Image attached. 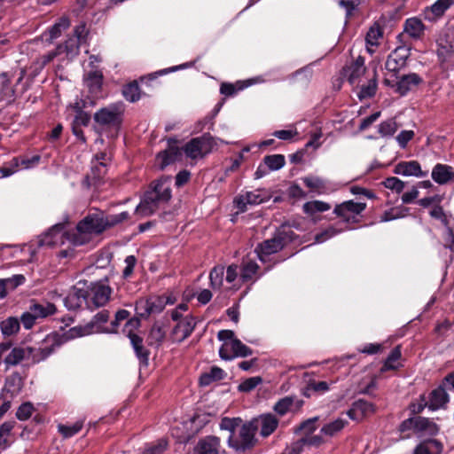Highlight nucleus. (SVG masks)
Segmentation results:
<instances>
[{
    "label": "nucleus",
    "mask_w": 454,
    "mask_h": 454,
    "mask_svg": "<svg viewBox=\"0 0 454 454\" xmlns=\"http://www.w3.org/2000/svg\"><path fill=\"white\" fill-rule=\"evenodd\" d=\"M365 73L364 59L359 56L350 65L343 68V75L354 84Z\"/></svg>",
    "instance_id": "obj_20"
},
{
    "label": "nucleus",
    "mask_w": 454,
    "mask_h": 454,
    "mask_svg": "<svg viewBox=\"0 0 454 454\" xmlns=\"http://www.w3.org/2000/svg\"><path fill=\"white\" fill-rule=\"evenodd\" d=\"M20 328V322L17 317H10L0 323V329L4 336L15 335Z\"/></svg>",
    "instance_id": "obj_36"
},
{
    "label": "nucleus",
    "mask_w": 454,
    "mask_h": 454,
    "mask_svg": "<svg viewBox=\"0 0 454 454\" xmlns=\"http://www.w3.org/2000/svg\"><path fill=\"white\" fill-rule=\"evenodd\" d=\"M366 207V203L347 200L336 205L333 213L347 223L356 222L357 215Z\"/></svg>",
    "instance_id": "obj_9"
},
{
    "label": "nucleus",
    "mask_w": 454,
    "mask_h": 454,
    "mask_svg": "<svg viewBox=\"0 0 454 454\" xmlns=\"http://www.w3.org/2000/svg\"><path fill=\"white\" fill-rule=\"evenodd\" d=\"M13 428V424L12 422H4L0 427V448H5L8 443V437L12 429Z\"/></svg>",
    "instance_id": "obj_60"
},
{
    "label": "nucleus",
    "mask_w": 454,
    "mask_h": 454,
    "mask_svg": "<svg viewBox=\"0 0 454 454\" xmlns=\"http://www.w3.org/2000/svg\"><path fill=\"white\" fill-rule=\"evenodd\" d=\"M259 270L258 264L254 261H247L242 263L240 278L243 282L252 280Z\"/></svg>",
    "instance_id": "obj_39"
},
{
    "label": "nucleus",
    "mask_w": 454,
    "mask_h": 454,
    "mask_svg": "<svg viewBox=\"0 0 454 454\" xmlns=\"http://www.w3.org/2000/svg\"><path fill=\"white\" fill-rule=\"evenodd\" d=\"M35 356L34 347L18 346L14 347L5 356L4 362L7 366H16L22 362L33 364Z\"/></svg>",
    "instance_id": "obj_11"
},
{
    "label": "nucleus",
    "mask_w": 454,
    "mask_h": 454,
    "mask_svg": "<svg viewBox=\"0 0 454 454\" xmlns=\"http://www.w3.org/2000/svg\"><path fill=\"white\" fill-rule=\"evenodd\" d=\"M242 419L240 418H223L220 422V428L222 430H227L233 434L234 432L238 429V427L242 424Z\"/></svg>",
    "instance_id": "obj_47"
},
{
    "label": "nucleus",
    "mask_w": 454,
    "mask_h": 454,
    "mask_svg": "<svg viewBox=\"0 0 454 454\" xmlns=\"http://www.w3.org/2000/svg\"><path fill=\"white\" fill-rule=\"evenodd\" d=\"M223 275H224V267L223 266H215L213 268V270L210 271L209 274V279H210V286L213 289H220L223 281Z\"/></svg>",
    "instance_id": "obj_42"
},
{
    "label": "nucleus",
    "mask_w": 454,
    "mask_h": 454,
    "mask_svg": "<svg viewBox=\"0 0 454 454\" xmlns=\"http://www.w3.org/2000/svg\"><path fill=\"white\" fill-rule=\"evenodd\" d=\"M181 155L182 150L176 145V142L175 140H168V147L158 153L156 161L160 169H163L178 160Z\"/></svg>",
    "instance_id": "obj_15"
},
{
    "label": "nucleus",
    "mask_w": 454,
    "mask_h": 454,
    "mask_svg": "<svg viewBox=\"0 0 454 454\" xmlns=\"http://www.w3.org/2000/svg\"><path fill=\"white\" fill-rule=\"evenodd\" d=\"M82 422L77 421L72 425H59V432L65 437L69 438L76 434L82 427Z\"/></svg>",
    "instance_id": "obj_46"
},
{
    "label": "nucleus",
    "mask_w": 454,
    "mask_h": 454,
    "mask_svg": "<svg viewBox=\"0 0 454 454\" xmlns=\"http://www.w3.org/2000/svg\"><path fill=\"white\" fill-rule=\"evenodd\" d=\"M254 420L258 421V427H261V435L267 437L270 435L278 426V419L272 414H265Z\"/></svg>",
    "instance_id": "obj_27"
},
{
    "label": "nucleus",
    "mask_w": 454,
    "mask_h": 454,
    "mask_svg": "<svg viewBox=\"0 0 454 454\" xmlns=\"http://www.w3.org/2000/svg\"><path fill=\"white\" fill-rule=\"evenodd\" d=\"M406 64V57L399 56L396 52L390 54L386 61V68L389 72L397 73Z\"/></svg>",
    "instance_id": "obj_38"
},
{
    "label": "nucleus",
    "mask_w": 454,
    "mask_h": 454,
    "mask_svg": "<svg viewBox=\"0 0 454 454\" xmlns=\"http://www.w3.org/2000/svg\"><path fill=\"white\" fill-rule=\"evenodd\" d=\"M129 218V214L126 211L117 215H104L106 229L114 227Z\"/></svg>",
    "instance_id": "obj_49"
},
{
    "label": "nucleus",
    "mask_w": 454,
    "mask_h": 454,
    "mask_svg": "<svg viewBox=\"0 0 454 454\" xmlns=\"http://www.w3.org/2000/svg\"><path fill=\"white\" fill-rule=\"evenodd\" d=\"M29 309L35 314L37 319H43L57 312V308L53 303L43 301L41 303H33Z\"/></svg>",
    "instance_id": "obj_28"
},
{
    "label": "nucleus",
    "mask_w": 454,
    "mask_h": 454,
    "mask_svg": "<svg viewBox=\"0 0 454 454\" xmlns=\"http://www.w3.org/2000/svg\"><path fill=\"white\" fill-rule=\"evenodd\" d=\"M33 411V404L31 403H24L19 407L16 412V417L20 420H27L31 417Z\"/></svg>",
    "instance_id": "obj_58"
},
{
    "label": "nucleus",
    "mask_w": 454,
    "mask_h": 454,
    "mask_svg": "<svg viewBox=\"0 0 454 454\" xmlns=\"http://www.w3.org/2000/svg\"><path fill=\"white\" fill-rule=\"evenodd\" d=\"M318 420V417L310 418L305 421H303L298 427V430L302 432L304 435H309L312 434L317 429V421Z\"/></svg>",
    "instance_id": "obj_59"
},
{
    "label": "nucleus",
    "mask_w": 454,
    "mask_h": 454,
    "mask_svg": "<svg viewBox=\"0 0 454 454\" xmlns=\"http://www.w3.org/2000/svg\"><path fill=\"white\" fill-rule=\"evenodd\" d=\"M213 146L210 137L202 136L200 137L192 138L184 147L183 151L186 157L196 160L204 157L208 153Z\"/></svg>",
    "instance_id": "obj_8"
},
{
    "label": "nucleus",
    "mask_w": 454,
    "mask_h": 454,
    "mask_svg": "<svg viewBox=\"0 0 454 454\" xmlns=\"http://www.w3.org/2000/svg\"><path fill=\"white\" fill-rule=\"evenodd\" d=\"M103 74L100 71H91L84 78L85 85L91 93H98L102 86Z\"/></svg>",
    "instance_id": "obj_35"
},
{
    "label": "nucleus",
    "mask_w": 454,
    "mask_h": 454,
    "mask_svg": "<svg viewBox=\"0 0 454 454\" xmlns=\"http://www.w3.org/2000/svg\"><path fill=\"white\" fill-rule=\"evenodd\" d=\"M422 81V78L415 73L403 75L396 82L395 91L400 95L404 96L413 88L419 85Z\"/></svg>",
    "instance_id": "obj_22"
},
{
    "label": "nucleus",
    "mask_w": 454,
    "mask_h": 454,
    "mask_svg": "<svg viewBox=\"0 0 454 454\" xmlns=\"http://www.w3.org/2000/svg\"><path fill=\"white\" fill-rule=\"evenodd\" d=\"M109 319V312L108 310L103 309L97 313L92 320L86 325H79L74 326V328H86L88 329V333L85 335L90 334L94 332H106V328L109 326L104 327L103 325L106 324Z\"/></svg>",
    "instance_id": "obj_25"
},
{
    "label": "nucleus",
    "mask_w": 454,
    "mask_h": 454,
    "mask_svg": "<svg viewBox=\"0 0 454 454\" xmlns=\"http://www.w3.org/2000/svg\"><path fill=\"white\" fill-rule=\"evenodd\" d=\"M85 303L84 290L74 288L65 299V305L68 309H76Z\"/></svg>",
    "instance_id": "obj_32"
},
{
    "label": "nucleus",
    "mask_w": 454,
    "mask_h": 454,
    "mask_svg": "<svg viewBox=\"0 0 454 454\" xmlns=\"http://www.w3.org/2000/svg\"><path fill=\"white\" fill-rule=\"evenodd\" d=\"M438 431V426L432 420L423 417H415V434L419 437L432 436L435 435Z\"/></svg>",
    "instance_id": "obj_24"
},
{
    "label": "nucleus",
    "mask_w": 454,
    "mask_h": 454,
    "mask_svg": "<svg viewBox=\"0 0 454 454\" xmlns=\"http://www.w3.org/2000/svg\"><path fill=\"white\" fill-rule=\"evenodd\" d=\"M165 336L166 333L163 328L159 325H153L148 335L149 344L159 346L165 339Z\"/></svg>",
    "instance_id": "obj_45"
},
{
    "label": "nucleus",
    "mask_w": 454,
    "mask_h": 454,
    "mask_svg": "<svg viewBox=\"0 0 454 454\" xmlns=\"http://www.w3.org/2000/svg\"><path fill=\"white\" fill-rule=\"evenodd\" d=\"M258 430V421L242 422L233 434L228 438V446L237 452H246L253 449L257 442L255 437Z\"/></svg>",
    "instance_id": "obj_3"
},
{
    "label": "nucleus",
    "mask_w": 454,
    "mask_h": 454,
    "mask_svg": "<svg viewBox=\"0 0 454 454\" xmlns=\"http://www.w3.org/2000/svg\"><path fill=\"white\" fill-rule=\"evenodd\" d=\"M69 27V20L62 18L58 23L52 26L49 30L50 39L53 40L60 36L62 32Z\"/></svg>",
    "instance_id": "obj_52"
},
{
    "label": "nucleus",
    "mask_w": 454,
    "mask_h": 454,
    "mask_svg": "<svg viewBox=\"0 0 454 454\" xmlns=\"http://www.w3.org/2000/svg\"><path fill=\"white\" fill-rule=\"evenodd\" d=\"M427 401L428 408L432 411L444 408L450 401V396L446 392L445 387L439 386L432 390Z\"/></svg>",
    "instance_id": "obj_21"
},
{
    "label": "nucleus",
    "mask_w": 454,
    "mask_h": 454,
    "mask_svg": "<svg viewBox=\"0 0 454 454\" xmlns=\"http://www.w3.org/2000/svg\"><path fill=\"white\" fill-rule=\"evenodd\" d=\"M129 316V312L126 309H120L115 314V318L111 322L109 328L106 329V333H116L120 323L126 320Z\"/></svg>",
    "instance_id": "obj_53"
},
{
    "label": "nucleus",
    "mask_w": 454,
    "mask_h": 454,
    "mask_svg": "<svg viewBox=\"0 0 454 454\" xmlns=\"http://www.w3.org/2000/svg\"><path fill=\"white\" fill-rule=\"evenodd\" d=\"M404 32L411 38L419 39L424 33V24L419 19H408L404 24Z\"/></svg>",
    "instance_id": "obj_30"
},
{
    "label": "nucleus",
    "mask_w": 454,
    "mask_h": 454,
    "mask_svg": "<svg viewBox=\"0 0 454 454\" xmlns=\"http://www.w3.org/2000/svg\"><path fill=\"white\" fill-rule=\"evenodd\" d=\"M263 162L270 170L274 171L283 168L286 163V160L284 155L282 154H273L265 156L263 159Z\"/></svg>",
    "instance_id": "obj_43"
},
{
    "label": "nucleus",
    "mask_w": 454,
    "mask_h": 454,
    "mask_svg": "<svg viewBox=\"0 0 454 454\" xmlns=\"http://www.w3.org/2000/svg\"><path fill=\"white\" fill-rule=\"evenodd\" d=\"M19 166L20 160L18 158H13L10 162L0 167V173L3 177L10 176L18 170Z\"/></svg>",
    "instance_id": "obj_56"
},
{
    "label": "nucleus",
    "mask_w": 454,
    "mask_h": 454,
    "mask_svg": "<svg viewBox=\"0 0 454 454\" xmlns=\"http://www.w3.org/2000/svg\"><path fill=\"white\" fill-rule=\"evenodd\" d=\"M74 230L67 231L64 223H57L38 238V246L54 248L67 243L74 245Z\"/></svg>",
    "instance_id": "obj_6"
},
{
    "label": "nucleus",
    "mask_w": 454,
    "mask_h": 454,
    "mask_svg": "<svg viewBox=\"0 0 454 454\" xmlns=\"http://www.w3.org/2000/svg\"><path fill=\"white\" fill-rule=\"evenodd\" d=\"M122 93L124 98L130 102H135L140 98L139 87L136 82L126 85Z\"/></svg>",
    "instance_id": "obj_50"
},
{
    "label": "nucleus",
    "mask_w": 454,
    "mask_h": 454,
    "mask_svg": "<svg viewBox=\"0 0 454 454\" xmlns=\"http://www.w3.org/2000/svg\"><path fill=\"white\" fill-rule=\"evenodd\" d=\"M82 43L79 39L74 38V36L69 37L64 45L62 46V50L60 53L66 52L68 58H73L74 56L78 54L79 47Z\"/></svg>",
    "instance_id": "obj_44"
},
{
    "label": "nucleus",
    "mask_w": 454,
    "mask_h": 454,
    "mask_svg": "<svg viewBox=\"0 0 454 454\" xmlns=\"http://www.w3.org/2000/svg\"><path fill=\"white\" fill-rule=\"evenodd\" d=\"M394 172L402 176H414L417 177H423L427 176L426 172L421 170L420 164L416 160L402 161L395 167Z\"/></svg>",
    "instance_id": "obj_23"
},
{
    "label": "nucleus",
    "mask_w": 454,
    "mask_h": 454,
    "mask_svg": "<svg viewBox=\"0 0 454 454\" xmlns=\"http://www.w3.org/2000/svg\"><path fill=\"white\" fill-rule=\"evenodd\" d=\"M252 354V349L239 339L224 342L219 349V356L224 360H231L237 356L247 357Z\"/></svg>",
    "instance_id": "obj_10"
},
{
    "label": "nucleus",
    "mask_w": 454,
    "mask_h": 454,
    "mask_svg": "<svg viewBox=\"0 0 454 454\" xmlns=\"http://www.w3.org/2000/svg\"><path fill=\"white\" fill-rule=\"evenodd\" d=\"M136 313L139 317H147L151 315V310L148 303V300L146 299H139L136 301L135 306Z\"/></svg>",
    "instance_id": "obj_57"
},
{
    "label": "nucleus",
    "mask_w": 454,
    "mask_h": 454,
    "mask_svg": "<svg viewBox=\"0 0 454 454\" xmlns=\"http://www.w3.org/2000/svg\"><path fill=\"white\" fill-rule=\"evenodd\" d=\"M383 184L386 188L394 190L396 192H401L404 188V183L395 176L387 178Z\"/></svg>",
    "instance_id": "obj_64"
},
{
    "label": "nucleus",
    "mask_w": 454,
    "mask_h": 454,
    "mask_svg": "<svg viewBox=\"0 0 454 454\" xmlns=\"http://www.w3.org/2000/svg\"><path fill=\"white\" fill-rule=\"evenodd\" d=\"M377 90V79L376 74H374L373 77L369 80L367 85L362 86L358 97L360 98H367L375 95Z\"/></svg>",
    "instance_id": "obj_48"
},
{
    "label": "nucleus",
    "mask_w": 454,
    "mask_h": 454,
    "mask_svg": "<svg viewBox=\"0 0 454 454\" xmlns=\"http://www.w3.org/2000/svg\"><path fill=\"white\" fill-rule=\"evenodd\" d=\"M122 114L123 109L118 105H110L99 109L93 115L95 129L98 132L110 129H118L122 121Z\"/></svg>",
    "instance_id": "obj_5"
},
{
    "label": "nucleus",
    "mask_w": 454,
    "mask_h": 454,
    "mask_svg": "<svg viewBox=\"0 0 454 454\" xmlns=\"http://www.w3.org/2000/svg\"><path fill=\"white\" fill-rule=\"evenodd\" d=\"M220 446V438L208 435L198 441L193 452L194 454H218Z\"/></svg>",
    "instance_id": "obj_16"
},
{
    "label": "nucleus",
    "mask_w": 454,
    "mask_h": 454,
    "mask_svg": "<svg viewBox=\"0 0 454 454\" xmlns=\"http://www.w3.org/2000/svg\"><path fill=\"white\" fill-rule=\"evenodd\" d=\"M397 130L396 122L390 119L379 125V133L382 137L392 136Z\"/></svg>",
    "instance_id": "obj_54"
},
{
    "label": "nucleus",
    "mask_w": 454,
    "mask_h": 454,
    "mask_svg": "<svg viewBox=\"0 0 454 454\" xmlns=\"http://www.w3.org/2000/svg\"><path fill=\"white\" fill-rule=\"evenodd\" d=\"M83 290L85 304L90 309L105 306L109 301L112 294L111 287L101 282L91 283Z\"/></svg>",
    "instance_id": "obj_7"
},
{
    "label": "nucleus",
    "mask_w": 454,
    "mask_h": 454,
    "mask_svg": "<svg viewBox=\"0 0 454 454\" xmlns=\"http://www.w3.org/2000/svg\"><path fill=\"white\" fill-rule=\"evenodd\" d=\"M302 181L310 191L316 192L318 194L324 193L326 191V182L318 176H308L303 177Z\"/></svg>",
    "instance_id": "obj_37"
},
{
    "label": "nucleus",
    "mask_w": 454,
    "mask_h": 454,
    "mask_svg": "<svg viewBox=\"0 0 454 454\" xmlns=\"http://www.w3.org/2000/svg\"><path fill=\"white\" fill-rule=\"evenodd\" d=\"M197 320L192 315L179 320L171 332V339L175 342H182L188 338L196 327Z\"/></svg>",
    "instance_id": "obj_12"
},
{
    "label": "nucleus",
    "mask_w": 454,
    "mask_h": 454,
    "mask_svg": "<svg viewBox=\"0 0 454 454\" xmlns=\"http://www.w3.org/2000/svg\"><path fill=\"white\" fill-rule=\"evenodd\" d=\"M401 357V348L399 346L395 347L389 354L387 358L386 359L381 372H385L387 370H395L398 367V360Z\"/></svg>",
    "instance_id": "obj_41"
},
{
    "label": "nucleus",
    "mask_w": 454,
    "mask_h": 454,
    "mask_svg": "<svg viewBox=\"0 0 454 454\" xmlns=\"http://www.w3.org/2000/svg\"><path fill=\"white\" fill-rule=\"evenodd\" d=\"M403 211V209L396 207L390 208L389 210L385 211L383 215L380 216V222H388L403 217L405 215Z\"/></svg>",
    "instance_id": "obj_63"
},
{
    "label": "nucleus",
    "mask_w": 454,
    "mask_h": 454,
    "mask_svg": "<svg viewBox=\"0 0 454 454\" xmlns=\"http://www.w3.org/2000/svg\"><path fill=\"white\" fill-rule=\"evenodd\" d=\"M88 333L86 328H70L63 333H51L48 334L40 343L37 348H34L35 356L33 357V364L40 363L49 357L56 348H59L66 342L85 336Z\"/></svg>",
    "instance_id": "obj_2"
},
{
    "label": "nucleus",
    "mask_w": 454,
    "mask_h": 454,
    "mask_svg": "<svg viewBox=\"0 0 454 454\" xmlns=\"http://www.w3.org/2000/svg\"><path fill=\"white\" fill-rule=\"evenodd\" d=\"M324 434H322L320 433V434H309V435H304L301 439V442L303 444V445H308V446H314V447H318L320 445H322L323 443L325 442V440L323 436Z\"/></svg>",
    "instance_id": "obj_55"
},
{
    "label": "nucleus",
    "mask_w": 454,
    "mask_h": 454,
    "mask_svg": "<svg viewBox=\"0 0 454 454\" xmlns=\"http://www.w3.org/2000/svg\"><path fill=\"white\" fill-rule=\"evenodd\" d=\"M171 198L170 177H161L145 192L136 213L142 217L153 215L161 204L167 203Z\"/></svg>",
    "instance_id": "obj_1"
},
{
    "label": "nucleus",
    "mask_w": 454,
    "mask_h": 454,
    "mask_svg": "<svg viewBox=\"0 0 454 454\" xmlns=\"http://www.w3.org/2000/svg\"><path fill=\"white\" fill-rule=\"evenodd\" d=\"M151 314L160 313L165 306L167 301L163 296H151L147 298Z\"/></svg>",
    "instance_id": "obj_51"
},
{
    "label": "nucleus",
    "mask_w": 454,
    "mask_h": 454,
    "mask_svg": "<svg viewBox=\"0 0 454 454\" xmlns=\"http://www.w3.org/2000/svg\"><path fill=\"white\" fill-rule=\"evenodd\" d=\"M331 208L330 204L321 200H312L303 205V211L308 215H314L317 212H325Z\"/></svg>",
    "instance_id": "obj_40"
},
{
    "label": "nucleus",
    "mask_w": 454,
    "mask_h": 454,
    "mask_svg": "<svg viewBox=\"0 0 454 454\" xmlns=\"http://www.w3.org/2000/svg\"><path fill=\"white\" fill-rule=\"evenodd\" d=\"M382 37V31L379 26H372L367 32L365 42L367 51L372 54L374 47L379 45V40Z\"/></svg>",
    "instance_id": "obj_34"
},
{
    "label": "nucleus",
    "mask_w": 454,
    "mask_h": 454,
    "mask_svg": "<svg viewBox=\"0 0 454 454\" xmlns=\"http://www.w3.org/2000/svg\"><path fill=\"white\" fill-rule=\"evenodd\" d=\"M348 420L338 418L335 420L325 424L320 430V433L326 437H333L340 432L347 425Z\"/></svg>",
    "instance_id": "obj_33"
},
{
    "label": "nucleus",
    "mask_w": 454,
    "mask_h": 454,
    "mask_svg": "<svg viewBox=\"0 0 454 454\" xmlns=\"http://www.w3.org/2000/svg\"><path fill=\"white\" fill-rule=\"evenodd\" d=\"M442 445L437 440H427L421 442L414 450V454H440Z\"/></svg>",
    "instance_id": "obj_31"
},
{
    "label": "nucleus",
    "mask_w": 454,
    "mask_h": 454,
    "mask_svg": "<svg viewBox=\"0 0 454 454\" xmlns=\"http://www.w3.org/2000/svg\"><path fill=\"white\" fill-rule=\"evenodd\" d=\"M74 108L76 110V114L72 121V130L74 135L82 142L84 143L86 139L81 129V126L89 125L90 121V115L88 113L82 111L78 104H76V106H74Z\"/></svg>",
    "instance_id": "obj_17"
},
{
    "label": "nucleus",
    "mask_w": 454,
    "mask_h": 454,
    "mask_svg": "<svg viewBox=\"0 0 454 454\" xmlns=\"http://www.w3.org/2000/svg\"><path fill=\"white\" fill-rule=\"evenodd\" d=\"M432 178L439 184L454 180L453 168L448 165L436 164L432 170Z\"/></svg>",
    "instance_id": "obj_26"
},
{
    "label": "nucleus",
    "mask_w": 454,
    "mask_h": 454,
    "mask_svg": "<svg viewBox=\"0 0 454 454\" xmlns=\"http://www.w3.org/2000/svg\"><path fill=\"white\" fill-rule=\"evenodd\" d=\"M106 223L102 214H93L79 222L74 229V246H81L89 242L91 235H98L106 231Z\"/></svg>",
    "instance_id": "obj_4"
},
{
    "label": "nucleus",
    "mask_w": 454,
    "mask_h": 454,
    "mask_svg": "<svg viewBox=\"0 0 454 454\" xmlns=\"http://www.w3.org/2000/svg\"><path fill=\"white\" fill-rule=\"evenodd\" d=\"M269 199V195L265 191L255 190L252 192H247L244 194L238 196L234 202L236 207L244 212L247 209V206L258 205Z\"/></svg>",
    "instance_id": "obj_13"
},
{
    "label": "nucleus",
    "mask_w": 454,
    "mask_h": 454,
    "mask_svg": "<svg viewBox=\"0 0 454 454\" xmlns=\"http://www.w3.org/2000/svg\"><path fill=\"white\" fill-rule=\"evenodd\" d=\"M262 381V380L259 376L247 379L239 386V389L242 392H249L261 384Z\"/></svg>",
    "instance_id": "obj_61"
},
{
    "label": "nucleus",
    "mask_w": 454,
    "mask_h": 454,
    "mask_svg": "<svg viewBox=\"0 0 454 454\" xmlns=\"http://www.w3.org/2000/svg\"><path fill=\"white\" fill-rule=\"evenodd\" d=\"M284 246V239L280 235H276L272 239H266L258 244L255 252L259 259L264 262L267 256L280 251Z\"/></svg>",
    "instance_id": "obj_14"
},
{
    "label": "nucleus",
    "mask_w": 454,
    "mask_h": 454,
    "mask_svg": "<svg viewBox=\"0 0 454 454\" xmlns=\"http://www.w3.org/2000/svg\"><path fill=\"white\" fill-rule=\"evenodd\" d=\"M374 411L375 408L372 403L360 399L353 403L352 408L348 411V416L351 419H356V413L368 415L373 413Z\"/></svg>",
    "instance_id": "obj_29"
},
{
    "label": "nucleus",
    "mask_w": 454,
    "mask_h": 454,
    "mask_svg": "<svg viewBox=\"0 0 454 454\" xmlns=\"http://www.w3.org/2000/svg\"><path fill=\"white\" fill-rule=\"evenodd\" d=\"M340 232V231L337 230L333 226H330L327 229H325L324 231H322L315 236V242L316 243H323V242L326 241L327 239L339 234Z\"/></svg>",
    "instance_id": "obj_62"
},
{
    "label": "nucleus",
    "mask_w": 454,
    "mask_h": 454,
    "mask_svg": "<svg viewBox=\"0 0 454 454\" xmlns=\"http://www.w3.org/2000/svg\"><path fill=\"white\" fill-rule=\"evenodd\" d=\"M304 402L296 396H286L278 400L273 409L280 416H284L288 411H295L300 410Z\"/></svg>",
    "instance_id": "obj_18"
},
{
    "label": "nucleus",
    "mask_w": 454,
    "mask_h": 454,
    "mask_svg": "<svg viewBox=\"0 0 454 454\" xmlns=\"http://www.w3.org/2000/svg\"><path fill=\"white\" fill-rule=\"evenodd\" d=\"M128 338L140 364L147 365L150 352L145 347L143 338L131 331L129 332Z\"/></svg>",
    "instance_id": "obj_19"
}]
</instances>
